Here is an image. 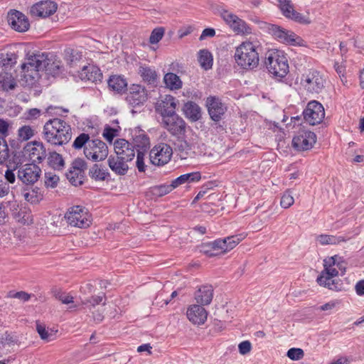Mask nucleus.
Instances as JSON below:
<instances>
[{
  "instance_id": "1",
  "label": "nucleus",
  "mask_w": 364,
  "mask_h": 364,
  "mask_svg": "<svg viewBox=\"0 0 364 364\" xmlns=\"http://www.w3.org/2000/svg\"><path fill=\"white\" fill-rule=\"evenodd\" d=\"M23 72V79L28 86H33L40 77V72L44 71L48 75L56 76L63 70L60 60L55 56L48 54L36 53L29 55L26 62L21 65Z\"/></svg>"
},
{
  "instance_id": "2",
  "label": "nucleus",
  "mask_w": 364,
  "mask_h": 364,
  "mask_svg": "<svg viewBox=\"0 0 364 364\" xmlns=\"http://www.w3.org/2000/svg\"><path fill=\"white\" fill-rule=\"evenodd\" d=\"M43 138L53 146H63L68 144L72 138L70 124L60 118L48 120L43 129Z\"/></svg>"
},
{
  "instance_id": "3",
  "label": "nucleus",
  "mask_w": 364,
  "mask_h": 364,
  "mask_svg": "<svg viewBox=\"0 0 364 364\" xmlns=\"http://www.w3.org/2000/svg\"><path fill=\"white\" fill-rule=\"evenodd\" d=\"M258 46L251 41L242 42L236 48L235 60L237 65L245 70H253L259 65Z\"/></svg>"
},
{
  "instance_id": "4",
  "label": "nucleus",
  "mask_w": 364,
  "mask_h": 364,
  "mask_svg": "<svg viewBox=\"0 0 364 364\" xmlns=\"http://www.w3.org/2000/svg\"><path fill=\"white\" fill-rule=\"evenodd\" d=\"M337 256L331 257L323 260L324 269L317 277L316 282L320 286L331 290L339 291L343 289V283L340 279H333L338 275L336 264Z\"/></svg>"
},
{
  "instance_id": "5",
  "label": "nucleus",
  "mask_w": 364,
  "mask_h": 364,
  "mask_svg": "<svg viewBox=\"0 0 364 364\" xmlns=\"http://www.w3.org/2000/svg\"><path fill=\"white\" fill-rule=\"evenodd\" d=\"M268 71L274 76L284 77L289 72L287 57L280 51H269L264 61Z\"/></svg>"
},
{
  "instance_id": "6",
  "label": "nucleus",
  "mask_w": 364,
  "mask_h": 364,
  "mask_svg": "<svg viewBox=\"0 0 364 364\" xmlns=\"http://www.w3.org/2000/svg\"><path fill=\"white\" fill-rule=\"evenodd\" d=\"M65 218L69 225L80 228H85L91 224V217L82 207L76 205L70 208Z\"/></svg>"
},
{
  "instance_id": "7",
  "label": "nucleus",
  "mask_w": 364,
  "mask_h": 364,
  "mask_svg": "<svg viewBox=\"0 0 364 364\" xmlns=\"http://www.w3.org/2000/svg\"><path fill=\"white\" fill-rule=\"evenodd\" d=\"M85 157L92 161H104L109 154L107 145L100 139H92L83 150Z\"/></svg>"
},
{
  "instance_id": "8",
  "label": "nucleus",
  "mask_w": 364,
  "mask_h": 364,
  "mask_svg": "<svg viewBox=\"0 0 364 364\" xmlns=\"http://www.w3.org/2000/svg\"><path fill=\"white\" fill-rule=\"evenodd\" d=\"M268 30L269 33L280 43L291 46H303V39L291 31L274 24L269 25Z\"/></svg>"
},
{
  "instance_id": "9",
  "label": "nucleus",
  "mask_w": 364,
  "mask_h": 364,
  "mask_svg": "<svg viewBox=\"0 0 364 364\" xmlns=\"http://www.w3.org/2000/svg\"><path fill=\"white\" fill-rule=\"evenodd\" d=\"M220 16L237 34L248 35L252 33V28L235 14L224 9L220 11Z\"/></svg>"
},
{
  "instance_id": "10",
  "label": "nucleus",
  "mask_w": 364,
  "mask_h": 364,
  "mask_svg": "<svg viewBox=\"0 0 364 364\" xmlns=\"http://www.w3.org/2000/svg\"><path fill=\"white\" fill-rule=\"evenodd\" d=\"M325 80L322 75L316 70H309L304 74L301 84L310 93H319L324 87Z\"/></svg>"
},
{
  "instance_id": "11",
  "label": "nucleus",
  "mask_w": 364,
  "mask_h": 364,
  "mask_svg": "<svg viewBox=\"0 0 364 364\" xmlns=\"http://www.w3.org/2000/svg\"><path fill=\"white\" fill-rule=\"evenodd\" d=\"M303 114L304 119L306 122L311 125H316L323 121L325 117V111L320 102L313 100L307 104Z\"/></svg>"
},
{
  "instance_id": "12",
  "label": "nucleus",
  "mask_w": 364,
  "mask_h": 364,
  "mask_svg": "<svg viewBox=\"0 0 364 364\" xmlns=\"http://www.w3.org/2000/svg\"><path fill=\"white\" fill-rule=\"evenodd\" d=\"M41 173V170L37 165L26 164L20 166L17 171L18 178L26 185H33L38 181Z\"/></svg>"
},
{
  "instance_id": "13",
  "label": "nucleus",
  "mask_w": 364,
  "mask_h": 364,
  "mask_svg": "<svg viewBox=\"0 0 364 364\" xmlns=\"http://www.w3.org/2000/svg\"><path fill=\"white\" fill-rule=\"evenodd\" d=\"M179 105V101L174 97L166 95L161 97L156 103V112L160 114L163 120L165 118L176 115V107Z\"/></svg>"
},
{
  "instance_id": "14",
  "label": "nucleus",
  "mask_w": 364,
  "mask_h": 364,
  "mask_svg": "<svg viewBox=\"0 0 364 364\" xmlns=\"http://www.w3.org/2000/svg\"><path fill=\"white\" fill-rule=\"evenodd\" d=\"M172 154V148L168 144H159L150 151V161L154 165L163 166L170 161Z\"/></svg>"
},
{
  "instance_id": "15",
  "label": "nucleus",
  "mask_w": 364,
  "mask_h": 364,
  "mask_svg": "<svg viewBox=\"0 0 364 364\" xmlns=\"http://www.w3.org/2000/svg\"><path fill=\"white\" fill-rule=\"evenodd\" d=\"M148 96V91L144 86L133 84L129 89L126 101L133 107H140L147 101Z\"/></svg>"
},
{
  "instance_id": "16",
  "label": "nucleus",
  "mask_w": 364,
  "mask_h": 364,
  "mask_svg": "<svg viewBox=\"0 0 364 364\" xmlns=\"http://www.w3.org/2000/svg\"><path fill=\"white\" fill-rule=\"evenodd\" d=\"M316 141V134L311 131L301 130L292 139L293 146L299 151L311 149Z\"/></svg>"
},
{
  "instance_id": "17",
  "label": "nucleus",
  "mask_w": 364,
  "mask_h": 364,
  "mask_svg": "<svg viewBox=\"0 0 364 364\" xmlns=\"http://www.w3.org/2000/svg\"><path fill=\"white\" fill-rule=\"evenodd\" d=\"M164 127L168 132L177 137V139L183 138L186 131V123L177 114L171 117L165 118L163 120Z\"/></svg>"
},
{
  "instance_id": "18",
  "label": "nucleus",
  "mask_w": 364,
  "mask_h": 364,
  "mask_svg": "<svg viewBox=\"0 0 364 364\" xmlns=\"http://www.w3.org/2000/svg\"><path fill=\"white\" fill-rule=\"evenodd\" d=\"M116 155L121 160L132 161L135 156V146L124 139H118L114 143Z\"/></svg>"
},
{
  "instance_id": "19",
  "label": "nucleus",
  "mask_w": 364,
  "mask_h": 364,
  "mask_svg": "<svg viewBox=\"0 0 364 364\" xmlns=\"http://www.w3.org/2000/svg\"><path fill=\"white\" fill-rule=\"evenodd\" d=\"M24 155L33 163H41L46 157V149L42 142L33 141L26 144Z\"/></svg>"
},
{
  "instance_id": "20",
  "label": "nucleus",
  "mask_w": 364,
  "mask_h": 364,
  "mask_svg": "<svg viewBox=\"0 0 364 364\" xmlns=\"http://www.w3.org/2000/svg\"><path fill=\"white\" fill-rule=\"evenodd\" d=\"M279 4V8L283 15L291 20L304 24H309L311 23L308 17L304 16L303 14L297 12L294 9L291 0H277Z\"/></svg>"
},
{
  "instance_id": "21",
  "label": "nucleus",
  "mask_w": 364,
  "mask_h": 364,
  "mask_svg": "<svg viewBox=\"0 0 364 364\" xmlns=\"http://www.w3.org/2000/svg\"><path fill=\"white\" fill-rule=\"evenodd\" d=\"M206 106L210 118L215 122L220 121L227 109L220 99L215 96L207 98Z\"/></svg>"
},
{
  "instance_id": "22",
  "label": "nucleus",
  "mask_w": 364,
  "mask_h": 364,
  "mask_svg": "<svg viewBox=\"0 0 364 364\" xmlns=\"http://www.w3.org/2000/svg\"><path fill=\"white\" fill-rule=\"evenodd\" d=\"M8 22L11 28L18 32H25L30 27L29 21L26 16L16 10L11 11L9 13Z\"/></svg>"
},
{
  "instance_id": "23",
  "label": "nucleus",
  "mask_w": 364,
  "mask_h": 364,
  "mask_svg": "<svg viewBox=\"0 0 364 364\" xmlns=\"http://www.w3.org/2000/svg\"><path fill=\"white\" fill-rule=\"evenodd\" d=\"M57 10V4L52 1H42L34 4L31 14L36 17L46 18L53 14Z\"/></svg>"
},
{
  "instance_id": "24",
  "label": "nucleus",
  "mask_w": 364,
  "mask_h": 364,
  "mask_svg": "<svg viewBox=\"0 0 364 364\" xmlns=\"http://www.w3.org/2000/svg\"><path fill=\"white\" fill-rule=\"evenodd\" d=\"M186 315L193 324L202 325L207 320L208 312L202 306L193 304L188 308Z\"/></svg>"
},
{
  "instance_id": "25",
  "label": "nucleus",
  "mask_w": 364,
  "mask_h": 364,
  "mask_svg": "<svg viewBox=\"0 0 364 364\" xmlns=\"http://www.w3.org/2000/svg\"><path fill=\"white\" fill-rule=\"evenodd\" d=\"M79 77L82 80L96 82L101 81L102 74L99 68L89 65L87 66H83L82 70L79 72Z\"/></svg>"
},
{
  "instance_id": "26",
  "label": "nucleus",
  "mask_w": 364,
  "mask_h": 364,
  "mask_svg": "<svg viewBox=\"0 0 364 364\" xmlns=\"http://www.w3.org/2000/svg\"><path fill=\"white\" fill-rule=\"evenodd\" d=\"M213 297V288L211 285H203L195 293V299L200 306L208 305Z\"/></svg>"
},
{
  "instance_id": "27",
  "label": "nucleus",
  "mask_w": 364,
  "mask_h": 364,
  "mask_svg": "<svg viewBox=\"0 0 364 364\" xmlns=\"http://www.w3.org/2000/svg\"><path fill=\"white\" fill-rule=\"evenodd\" d=\"M107 163L110 169L117 175L124 176L129 170L128 162L121 160L117 155L116 156H110Z\"/></svg>"
},
{
  "instance_id": "28",
  "label": "nucleus",
  "mask_w": 364,
  "mask_h": 364,
  "mask_svg": "<svg viewBox=\"0 0 364 364\" xmlns=\"http://www.w3.org/2000/svg\"><path fill=\"white\" fill-rule=\"evenodd\" d=\"M176 146L182 159H187L188 157H193L195 156V144L187 141L184 139V137L178 139Z\"/></svg>"
},
{
  "instance_id": "29",
  "label": "nucleus",
  "mask_w": 364,
  "mask_h": 364,
  "mask_svg": "<svg viewBox=\"0 0 364 364\" xmlns=\"http://www.w3.org/2000/svg\"><path fill=\"white\" fill-rule=\"evenodd\" d=\"M182 110L185 116L192 121H197L200 117V108L193 102L189 101L185 103Z\"/></svg>"
},
{
  "instance_id": "30",
  "label": "nucleus",
  "mask_w": 364,
  "mask_h": 364,
  "mask_svg": "<svg viewBox=\"0 0 364 364\" xmlns=\"http://www.w3.org/2000/svg\"><path fill=\"white\" fill-rule=\"evenodd\" d=\"M17 86L16 80L11 74L2 73L0 74V90L5 92L13 90Z\"/></svg>"
},
{
  "instance_id": "31",
  "label": "nucleus",
  "mask_w": 364,
  "mask_h": 364,
  "mask_svg": "<svg viewBox=\"0 0 364 364\" xmlns=\"http://www.w3.org/2000/svg\"><path fill=\"white\" fill-rule=\"evenodd\" d=\"M138 73L143 80L149 84H155L157 81L156 72L150 67L141 65Z\"/></svg>"
},
{
  "instance_id": "32",
  "label": "nucleus",
  "mask_w": 364,
  "mask_h": 364,
  "mask_svg": "<svg viewBox=\"0 0 364 364\" xmlns=\"http://www.w3.org/2000/svg\"><path fill=\"white\" fill-rule=\"evenodd\" d=\"M109 87L114 92H124L127 86V81L121 76L114 75L109 77L108 80Z\"/></svg>"
},
{
  "instance_id": "33",
  "label": "nucleus",
  "mask_w": 364,
  "mask_h": 364,
  "mask_svg": "<svg viewBox=\"0 0 364 364\" xmlns=\"http://www.w3.org/2000/svg\"><path fill=\"white\" fill-rule=\"evenodd\" d=\"M316 240L321 245H337L345 241L344 237L341 236L324 234L318 235Z\"/></svg>"
},
{
  "instance_id": "34",
  "label": "nucleus",
  "mask_w": 364,
  "mask_h": 364,
  "mask_svg": "<svg viewBox=\"0 0 364 364\" xmlns=\"http://www.w3.org/2000/svg\"><path fill=\"white\" fill-rule=\"evenodd\" d=\"M164 80L166 87L171 90H178L182 86V82L179 77L173 73H166L164 75Z\"/></svg>"
},
{
  "instance_id": "35",
  "label": "nucleus",
  "mask_w": 364,
  "mask_h": 364,
  "mask_svg": "<svg viewBox=\"0 0 364 364\" xmlns=\"http://www.w3.org/2000/svg\"><path fill=\"white\" fill-rule=\"evenodd\" d=\"M92 140L88 134L81 133L75 139L72 147L75 150L85 149Z\"/></svg>"
},
{
  "instance_id": "36",
  "label": "nucleus",
  "mask_w": 364,
  "mask_h": 364,
  "mask_svg": "<svg viewBox=\"0 0 364 364\" xmlns=\"http://www.w3.org/2000/svg\"><path fill=\"white\" fill-rule=\"evenodd\" d=\"M48 160L49 165L55 170H61L64 167L62 156L56 152L50 153Z\"/></svg>"
},
{
  "instance_id": "37",
  "label": "nucleus",
  "mask_w": 364,
  "mask_h": 364,
  "mask_svg": "<svg viewBox=\"0 0 364 364\" xmlns=\"http://www.w3.org/2000/svg\"><path fill=\"white\" fill-rule=\"evenodd\" d=\"M198 61L202 68L208 70L212 67L213 58L208 50H200L198 55Z\"/></svg>"
},
{
  "instance_id": "38",
  "label": "nucleus",
  "mask_w": 364,
  "mask_h": 364,
  "mask_svg": "<svg viewBox=\"0 0 364 364\" xmlns=\"http://www.w3.org/2000/svg\"><path fill=\"white\" fill-rule=\"evenodd\" d=\"M108 175V172L101 168L97 164H94L89 171V176L96 181H104Z\"/></svg>"
},
{
  "instance_id": "39",
  "label": "nucleus",
  "mask_w": 364,
  "mask_h": 364,
  "mask_svg": "<svg viewBox=\"0 0 364 364\" xmlns=\"http://www.w3.org/2000/svg\"><path fill=\"white\" fill-rule=\"evenodd\" d=\"M36 331L42 340L50 341L54 339L55 331L53 330L49 331L43 324L39 322H36Z\"/></svg>"
},
{
  "instance_id": "40",
  "label": "nucleus",
  "mask_w": 364,
  "mask_h": 364,
  "mask_svg": "<svg viewBox=\"0 0 364 364\" xmlns=\"http://www.w3.org/2000/svg\"><path fill=\"white\" fill-rule=\"evenodd\" d=\"M82 174L80 171L70 168L66 173V177L73 186H77L82 183Z\"/></svg>"
},
{
  "instance_id": "41",
  "label": "nucleus",
  "mask_w": 364,
  "mask_h": 364,
  "mask_svg": "<svg viewBox=\"0 0 364 364\" xmlns=\"http://www.w3.org/2000/svg\"><path fill=\"white\" fill-rule=\"evenodd\" d=\"M246 237V234H239L236 235H232L223 239L225 241V246H227V252L232 250L240 241L244 240Z\"/></svg>"
},
{
  "instance_id": "42",
  "label": "nucleus",
  "mask_w": 364,
  "mask_h": 364,
  "mask_svg": "<svg viewBox=\"0 0 364 364\" xmlns=\"http://www.w3.org/2000/svg\"><path fill=\"white\" fill-rule=\"evenodd\" d=\"M16 63V55L13 53H1L0 55V65L5 68H10Z\"/></svg>"
},
{
  "instance_id": "43",
  "label": "nucleus",
  "mask_w": 364,
  "mask_h": 364,
  "mask_svg": "<svg viewBox=\"0 0 364 364\" xmlns=\"http://www.w3.org/2000/svg\"><path fill=\"white\" fill-rule=\"evenodd\" d=\"M9 149L6 139L0 136V165L6 162L9 158Z\"/></svg>"
},
{
  "instance_id": "44",
  "label": "nucleus",
  "mask_w": 364,
  "mask_h": 364,
  "mask_svg": "<svg viewBox=\"0 0 364 364\" xmlns=\"http://www.w3.org/2000/svg\"><path fill=\"white\" fill-rule=\"evenodd\" d=\"M23 198L26 201L31 203H38L42 200L43 196L38 192V189H31L23 193Z\"/></svg>"
},
{
  "instance_id": "45",
  "label": "nucleus",
  "mask_w": 364,
  "mask_h": 364,
  "mask_svg": "<svg viewBox=\"0 0 364 364\" xmlns=\"http://www.w3.org/2000/svg\"><path fill=\"white\" fill-rule=\"evenodd\" d=\"M227 246H225V241L223 239H218L211 243V247L215 253H210V255H216L218 254H223L227 252Z\"/></svg>"
},
{
  "instance_id": "46",
  "label": "nucleus",
  "mask_w": 364,
  "mask_h": 364,
  "mask_svg": "<svg viewBox=\"0 0 364 364\" xmlns=\"http://www.w3.org/2000/svg\"><path fill=\"white\" fill-rule=\"evenodd\" d=\"M173 187L171 186V183L170 184H162L160 186H154L152 189V192L154 195L157 196H163L173 190Z\"/></svg>"
},
{
  "instance_id": "47",
  "label": "nucleus",
  "mask_w": 364,
  "mask_h": 364,
  "mask_svg": "<svg viewBox=\"0 0 364 364\" xmlns=\"http://www.w3.org/2000/svg\"><path fill=\"white\" fill-rule=\"evenodd\" d=\"M294 203V198L292 196V192L290 190H287L282 195L280 205L284 208H289Z\"/></svg>"
},
{
  "instance_id": "48",
  "label": "nucleus",
  "mask_w": 364,
  "mask_h": 364,
  "mask_svg": "<svg viewBox=\"0 0 364 364\" xmlns=\"http://www.w3.org/2000/svg\"><path fill=\"white\" fill-rule=\"evenodd\" d=\"M164 28L163 27H158L154 28L149 37V43L155 44L159 42L164 35Z\"/></svg>"
},
{
  "instance_id": "49",
  "label": "nucleus",
  "mask_w": 364,
  "mask_h": 364,
  "mask_svg": "<svg viewBox=\"0 0 364 364\" xmlns=\"http://www.w3.org/2000/svg\"><path fill=\"white\" fill-rule=\"evenodd\" d=\"M33 135L34 130L30 126H23L18 129V136L22 140H28Z\"/></svg>"
},
{
  "instance_id": "50",
  "label": "nucleus",
  "mask_w": 364,
  "mask_h": 364,
  "mask_svg": "<svg viewBox=\"0 0 364 364\" xmlns=\"http://www.w3.org/2000/svg\"><path fill=\"white\" fill-rule=\"evenodd\" d=\"M287 355L292 360H299L303 358L304 352L301 348H291L287 351Z\"/></svg>"
},
{
  "instance_id": "51",
  "label": "nucleus",
  "mask_w": 364,
  "mask_h": 364,
  "mask_svg": "<svg viewBox=\"0 0 364 364\" xmlns=\"http://www.w3.org/2000/svg\"><path fill=\"white\" fill-rule=\"evenodd\" d=\"M136 146L141 147L144 151L149 146V138L145 134H139L134 139Z\"/></svg>"
},
{
  "instance_id": "52",
  "label": "nucleus",
  "mask_w": 364,
  "mask_h": 364,
  "mask_svg": "<svg viewBox=\"0 0 364 364\" xmlns=\"http://www.w3.org/2000/svg\"><path fill=\"white\" fill-rule=\"evenodd\" d=\"M341 304V301L338 299L331 300L328 302L320 306L318 309L323 311H328L329 314Z\"/></svg>"
},
{
  "instance_id": "53",
  "label": "nucleus",
  "mask_w": 364,
  "mask_h": 364,
  "mask_svg": "<svg viewBox=\"0 0 364 364\" xmlns=\"http://www.w3.org/2000/svg\"><path fill=\"white\" fill-rule=\"evenodd\" d=\"M144 156L145 153L144 151L137 150L136 166L139 172H144L146 169Z\"/></svg>"
},
{
  "instance_id": "54",
  "label": "nucleus",
  "mask_w": 364,
  "mask_h": 364,
  "mask_svg": "<svg viewBox=\"0 0 364 364\" xmlns=\"http://www.w3.org/2000/svg\"><path fill=\"white\" fill-rule=\"evenodd\" d=\"M1 343L3 345H11L16 343V337L14 334H13L11 332L6 331L4 333H3L0 338Z\"/></svg>"
},
{
  "instance_id": "55",
  "label": "nucleus",
  "mask_w": 364,
  "mask_h": 364,
  "mask_svg": "<svg viewBox=\"0 0 364 364\" xmlns=\"http://www.w3.org/2000/svg\"><path fill=\"white\" fill-rule=\"evenodd\" d=\"M186 184L198 182L201 179V174L198 171L183 174Z\"/></svg>"
},
{
  "instance_id": "56",
  "label": "nucleus",
  "mask_w": 364,
  "mask_h": 364,
  "mask_svg": "<svg viewBox=\"0 0 364 364\" xmlns=\"http://www.w3.org/2000/svg\"><path fill=\"white\" fill-rule=\"evenodd\" d=\"M55 298L60 301L63 304H68L73 303V297L68 294L63 292H57L55 294Z\"/></svg>"
},
{
  "instance_id": "57",
  "label": "nucleus",
  "mask_w": 364,
  "mask_h": 364,
  "mask_svg": "<svg viewBox=\"0 0 364 364\" xmlns=\"http://www.w3.org/2000/svg\"><path fill=\"white\" fill-rule=\"evenodd\" d=\"M46 181L45 184L48 187L54 188L57 186V183L59 181L58 176L56 175H50V173L46 174Z\"/></svg>"
},
{
  "instance_id": "58",
  "label": "nucleus",
  "mask_w": 364,
  "mask_h": 364,
  "mask_svg": "<svg viewBox=\"0 0 364 364\" xmlns=\"http://www.w3.org/2000/svg\"><path fill=\"white\" fill-rule=\"evenodd\" d=\"M239 352L242 355H246L250 352L252 344L249 341H244L238 345Z\"/></svg>"
},
{
  "instance_id": "59",
  "label": "nucleus",
  "mask_w": 364,
  "mask_h": 364,
  "mask_svg": "<svg viewBox=\"0 0 364 364\" xmlns=\"http://www.w3.org/2000/svg\"><path fill=\"white\" fill-rule=\"evenodd\" d=\"M41 110L37 108H32L28 109L26 113V119L28 120L36 119L41 115Z\"/></svg>"
},
{
  "instance_id": "60",
  "label": "nucleus",
  "mask_w": 364,
  "mask_h": 364,
  "mask_svg": "<svg viewBox=\"0 0 364 364\" xmlns=\"http://www.w3.org/2000/svg\"><path fill=\"white\" fill-rule=\"evenodd\" d=\"M104 297H105L104 294H102V295H99V296H92L90 299L87 300L86 302H84V304L85 305L90 304V306L94 307L95 305L100 304L102 301Z\"/></svg>"
},
{
  "instance_id": "61",
  "label": "nucleus",
  "mask_w": 364,
  "mask_h": 364,
  "mask_svg": "<svg viewBox=\"0 0 364 364\" xmlns=\"http://www.w3.org/2000/svg\"><path fill=\"white\" fill-rule=\"evenodd\" d=\"M86 166H87L86 162L83 159H79L75 160L73 163V166H72L71 168L77 170V171H80L81 172L83 173L84 170L86 169Z\"/></svg>"
},
{
  "instance_id": "62",
  "label": "nucleus",
  "mask_w": 364,
  "mask_h": 364,
  "mask_svg": "<svg viewBox=\"0 0 364 364\" xmlns=\"http://www.w3.org/2000/svg\"><path fill=\"white\" fill-rule=\"evenodd\" d=\"M18 167L16 166L14 169L8 168L4 174L5 179L7 181V182L10 183H14L16 181V173H14V171Z\"/></svg>"
},
{
  "instance_id": "63",
  "label": "nucleus",
  "mask_w": 364,
  "mask_h": 364,
  "mask_svg": "<svg viewBox=\"0 0 364 364\" xmlns=\"http://www.w3.org/2000/svg\"><path fill=\"white\" fill-rule=\"evenodd\" d=\"M10 188L8 183L0 179V198H3L9 193Z\"/></svg>"
},
{
  "instance_id": "64",
  "label": "nucleus",
  "mask_w": 364,
  "mask_h": 364,
  "mask_svg": "<svg viewBox=\"0 0 364 364\" xmlns=\"http://www.w3.org/2000/svg\"><path fill=\"white\" fill-rule=\"evenodd\" d=\"M355 290L358 296L364 295V279H361L355 284Z\"/></svg>"
}]
</instances>
